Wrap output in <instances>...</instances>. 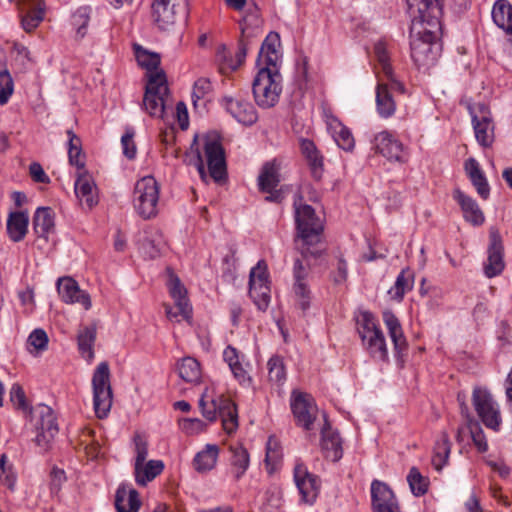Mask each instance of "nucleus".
Returning a JSON list of instances; mask_svg holds the SVG:
<instances>
[{"label":"nucleus","instance_id":"32","mask_svg":"<svg viewBox=\"0 0 512 512\" xmlns=\"http://www.w3.org/2000/svg\"><path fill=\"white\" fill-rule=\"evenodd\" d=\"M464 168L477 193L483 199H487L490 195V187L478 161L474 158H469L465 161Z\"/></svg>","mask_w":512,"mask_h":512},{"label":"nucleus","instance_id":"29","mask_svg":"<svg viewBox=\"0 0 512 512\" xmlns=\"http://www.w3.org/2000/svg\"><path fill=\"white\" fill-rule=\"evenodd\" d=\"M175 5L171 0H153L152 18L157 27L167 30L175 23Z\"/></svg>","mask_w":512,"mask_h":512},{"label":"nucleus","instance_id":"1","mask_svg":"<svg viewBox=\"0 0 512 512\" xmlns=\"http://www.w3.org/2000/svg\"><path fill=\"white\" fill-rule=\"evenodd\" d=\"M302 199L303 197L298 194L293 204L296 224L294 242L303 257L317 258L322 253L318 244L321 242L324 225L314 208L308 204H302Z\"/></svg>","mask_w":512,"mask_h":512},{"label":"nucleus","instance_id":"15","mask_svg":"<svg viewBox=\"0 0 512 512\" xmlns=\"http://www.w3.org/2000/svg\"><path fill=\"white\" fill-rule=\"evenodd\" d=\"M370 492L373 512H401L398 499L387 483L374 479Z\"/></svg>","mask_w":512,"mask_h":512},{"label":"nucleus","instance_id":"19","mask_svg":"<svg viewBox=\"0 0 512 512\" xmlns=\"http://www.w3.org/2000/svg\"><path fill=\"white\" fill-rule=\"evenodd\" d=\"M223 103L226 111L239 123L251 126L257 119L258 114L252 103L233 97H224Z\"/></svg>","mask_w":512,"mask_h":512},{"label":"nucleus","instance_id":"61","mask_svg":"<svg viewBox=\"0 0 512 512\" xmlns=\"http://www.w3.org/2000/svg\"><path fill=\"white\" fill-rule=\"evenodd\" d=\"M51 483L50 489L52 492H58L61 485L66 481V474L64 470L54 467L50 473Z\"/></svg>","mask_w":512,"mask_h":512},{"label":"nucleus","instance_id":"20","mask_svg":"<svg viewBox=\"0 0 512 512\" xmlns=\"http://www.w3.org/2000/svg\"><path fill=\"white\" fill-rule=\"evenodd\" d=\"M57 290L61 299L65 303H79L86 310L91 308V299L87 292L79 288L78 283L71 277L59 278L57 281Z\"/></svg>","mask_w":512,"mask_h":512},{"label":"nucleus","instance_id":"30","mask_svg":"<svg viewBox=\"0 0 512 512\" xmlns=\"http://www.w3.org/2000/svg\"><path fill=\"white\" fill-rule=\"evenodd\" d=\"M74 188L76 196L88 208H92L97 204V187L90 175L86 173L80 174L75 181Z\"/></svg>","mask_w":512,"mask_h":512},{"label":"nucleus","instance_id":"37","mask_svg":"<svg viewBox=\"0 0 512 512\" xmlns=\"http://www.w3.org/2000/svg\"><path fill=\"white\" fill-rule=\"evenodd\" d=\"M376 109L382 118H389L396 111V103L387 84L378 83L376 87Z\"/></svg>","mask_w":512,"mask_h":512},{"label":"nucleus","instance_id":"59","mask_svg":"<svg viewBox=\"0 0 512 512\" xmlns=\"http://www.w3.org/2000/svg\"><path fill=\"white\" fill-rule=\"evenodd\" d=\"M134 446H135V463L134 467L143 464L146 461L148 456V443L143 436L140 434H136L134 436Z\"/></svg>","mask_w":512,"mask_h":512},{"label":"nucleus","instance_id":"22","mask_svg":"<svg viewBox=\"0 0 512 512\" xmlns=\"http://www.w3.org/2000/svg\"><path fill=\"white\" fill-rule=\"evenodd\" d=\"M383 320L393 342L395 356L398 360L403 361V357L406 355L407 351V341L401 324L398 318L391 311H385L383 313Z\"/></svg>","mask_w":512,"mask_h":512},{"label":"nucleus","instance_id":"3","mask_svg":"<svg viewBox=\"0 0 512 512\" xmlns=\"http://www.w3.org/2000/svg\"><path fill=\"white\" fill-rule=\"evenodd\" d=\"M203 153L197 149L191 163L196 167L201 180L205 183L208 178L215 182H222L227 177L225 151L221 141L216 137L207 136L204 139Z\"/></svg>","mask_w":512,"mask_h":512},{"label":"nucleus","instance_id":"33","mask_svg":"<svg viewBox=\"0 0 512 512\" xmlns=\"http://www.w3.org/2000/svg\"><path fill=\"white\" fill-rule=\"evenodd\" d=\"M219 447L215 444H207L193 459V467L199 473L211 471L217 463Z\"/></svg>","mask_w":512,"mask_h":512},{"label":"nucleus","instance_id":"8","mask_svg":"<svg viewBox=\"0 0 512 512\" xmlns=\"http://www.w3.org/2000/svg\"><path fill=\"white\" fill-rule=\"evenodd\" d=\"M166 75L164 72L151 74L145 87L143 109L155 118H164L166 109L165 97L168 95Z\"/></svg>","mask_w":512,"mask_h":512},{"label":"nucleus","instance_id":"6","mask_svg":"<svg viewBox=\"0 0 512 512\" xmlns=\"http://www.w3.org/2000/svg\"><path fill=\"white\" fill-rule=\"evenodd\" d=\"M159 190V184L153 176H145L136 182L133 205L143 219H150L157 215Z\"/></svg>","mask_w":512,"mask_h":512},{"label":"nucleus","instance_id":"58","mask_svg":"<svg viewBox=\"0 0 512 512\" xmlns=\"http://www.w3.org/2000/svg\"><path fill=\"white\" fill-rule=\"evenodd\" d=\"M374 52L376 58L381 66L382 72L384 75H391L392 67L390 65V58L386 49V46L383 42H378L374 46Z\"/></svg>","mask_w":512,"mask_h":512},{"label":"nucleus","instance_id":"21","mask_svg":"<svg viewBox=\"0 0 512 512\" xmlns=\"http://www.w3.org/2000/svg\"><path fill=\"white\" fill-rule=\"evenodd\" d=\"M321 447L327 459L337 462L343 456L342 439L337 431H333L326 415L321 429Z\"/></svg>","mask_w":512,"mask_h":512},{"label":"nucleus","instance_id":"40","mask_svg":"<svg viewBox=\"0 0 512 512\" xmlns=\"http://www.w3.org/2000/svg\"><path fill=\"white\" fill-rule=\"evenodd\" d=\"M451 452V442L447 432H442L435 442L432 456V465L437 471H441L447 464Z\"/></svg>","mask_w":512,"mask_h":512},{"label":"nucleus","instance_id":"41","mask_svg":"<svg viewBox=\"0 0 512 512\" xmlns=\"http://www.w3.org/2000/svg\"><path fill=\"white\" fill-rule=\"evenodd\" d=\"M414 286V273L409 269H403L397 276L394 286L388 293L395 300L401 301L404 295Z\"/></svg>","mask_w":512,"mask_h":512},{"label":"nucleus","instance_id":"55","mask_svg":"<svg viewBox=\"0 0 512 512\" xmlns=\"http://www.w3.org/2000/svg\"><path fill=\"white\" fill-rule=\"evenodd\" d=\"M14 91V81L7 69L0 71V105H5Z\"/></svg>","mask_w":512,"mask_h":512},{"label":"nucleus","instance_id":"24","mask_svg":"<svg viewBox=\"0 0 512 512\" xmlns=\"http://www.w3.org/2000/svg\"><path fill=\"white\" fill-rule=\"evenodd\" d=\"M453 198L461 207L463 217L471 224L478 226L485 221L483 212L477 202L470 196L466 195L459 188L453 191Z\"/></svg>","mask_w":512,"mask_h":512},{"label":"nucleus","instance_id":"63","mask_svg":"<svg viewBox=\"0 0 512 512\" xmlns=\"http://www.w3.org/2000/svg\"><path fill=\"white\" fill-rule=\"evenodd\" d=\"M348 275L347 263L344 259L340 258L337 263V271L333 276L336 284H341L346 281Z\"/></svg>","mask_w":512,"mask_h":512},{"label":"nucleus","instance_id":"23","mask_svg":"<svg viewBox=\"0 0 512 512\" xmlns=\"http://www.w3.org/2000/svg\"><path fill=\"white\" fill-rule=\"evenodd\" d=\"M33 231L47 242L55 232V213L50 207H38L33 216Z\"/></svg>","mask_w":512,"mask_h":512},{"label":"nucleus","instance_id":"44","mask_svg":"<svg viewBox=\"0 0 512 512\" xmlns=\"http://www.w3.org/2000/svg\"><path fill=\"white\" fill-rule=\"evenodd\" d=\"M231 465L236 480L240 479L249 467L248 451L241 445L231 446Z\"/></svg>","mask_w":512,"mask_h":512},{"label":"nucleus","instance_id":"27","mask_svg":"<svg viewBox=\"0 0 512 512\" xmlns=\"http://www.w3.org/2000/svg\"><path fill=\"white\" fill-rule=\"evenodd\" d=\"M457 399L460 403L461 415L466 420L474 445L479 452H486L488 450V443L479 422L470 414L469 408L462 399L461 394H458Z\"/></svg>","mask_w":512,"mask_h":512},{"label":"nucleus","instance_id":"7","mask_svg":"<svg viewBox=\"0 0 512 512\" xmlns=\"http://www.w3.org/2000/svg\"><path fill=\"white\" fill-rule=\"evenodd\" d=\"M93 405L98 418H105L112 407V388L110 385V369L107 362L96 367L92 377Z\"/></svg>","mask_w":512,"mask_h":512},{"label":"nucleus","instance_id":"50","mask_svg":"<svg viewBox=\"0 0 512 512\" xmlns=\"http://www.w3.org/2000/svg\"><path fill=\"white\" fill-rule=\"evenodd\" d=\"M407 481L414 496L420 497L427 493L429 480L422 476L416 467L410 469Z\"/></svg>","mask_w":512,"mask_h":512},{"label":"nucleus","instance_id":"38","mask_svg":"<svg viewBox=\"0 0 512 512\" xmlns=\"http://www.w3.org/2000/svg\"><path fill=\"white\" fill-rule=\"evenodd\" d=\"M493 22L507 34L512 35V5L508 0H497L492 8Z\"/></svg>","mask_w":512,"mask_h":512},{"label":"nucleus","instance_id":"56","mask_svg":"<svg viewBox=\"0 0 512 512\" xmlns=\"http://www.w3.org/2000/svg\"><path fill=\"white\" fill-rule=\"evenodd\" d=\"M212 86L207 78H199L194 82L192 89V103L197 107L198 102L203 100L207 94L211 92Z\"/></svg>","mask_w":512,"mask_h":512},{"label":"nucleus","instance_id":"48","mask_svg":"<svg viewBox=\"0 0 512 512\" xmlns=\"http://www.w3.org/2000/svg\"><path fill=\"white\" fill-rule=\"evenodd\" d=\"M407 6L413 11V8L417 6V9L421 13L429 12L426 16L430 19L433 25L437 23V17L441 14V0H406Z\"/></svg>","mask_w":512,"mask_h":512},{"label":"nucleus","instance_id":"46","mask_svg":"<svg viewBox=\"0 0 512 512\" xmlns=\"http://www.w3.org/2000/svg\"><path fill=\"white\" fill-rule=\"evenodd\" d=\"M135 54L139 65L147 69L149 76L156 72H164L163 70H158L161 63L159 54L149 52L139 45L135 46Z\"/></svg>","mask_w":512,"mask_h":512},{"label":"nucleus","instance_id":"28","mask_svg":"<svg viewBox=\"0 0 512 512\" xmlns=\"http://www.w3.org/2000/svg\"><path fill=\"white\" fill-rule=\"evenodd\" d=\"M299 143L301 153L310 167L312 177L320 180L323 173V156L312 140L300 138Z\"/></svg>","mask_w":512,"mask_h":512},{"label":"nucleus","instance_id":"31","mask_svg":"<svg viewBox=\"0 0 512 512\" xmlns=\"http://www.w3.org/2000/svg\"><path fill=\"white\" fill-rule=\"evenodd\" d=\"M29 217L26 212L15 211L8 216L6 229L11 241L20 242L28 231Z\"/></svg>","mask_w":512,"mask_h":512},{"label":"nucleus","instance_id":"49","mask_svg":"<svg viewBox=\"0 0 512 512\" xmlns=\"http://www.w3.org/2000/svg\"><path fill=\"white\" fill-rule=\"evenodd\" d=\"M90 14L91 8L89 6H81L72 14L71 23L79 38H83L87 33Z\"/></svg>","mask_w":512,"mask_h":512},{"label":"nucleus","instance_id":"35","mask_svg":"<svg viewBox=\"0 0 512 512\" xmlns=\"http://www.w3.org/2000/svg\"><path fill=\"white\" fill-rule=\"evenodd\" d=\"M164 470L162 460H149L141 465L134 467L135 482L139 486H146L154 480Z\"/></svg>","mask_w":512,"mask_h":512},{"label":"nucleus","instance_id":"9","mask_svg":"<svg viewBox=\"0 0 512 512\" xmlns=\"http://www.w3.org/2000/svg\"><path fill=\"white\" fill-rule=\"evenodd\" d=\"M472 404L481 422L493 431H499L502 418L500 408L492 394L485 388L475 387L472 392Z\"/></svg>","mask_w":512,"mask_h":512},{"label":"nucleus","instance_id":"51","mask_svg":"<svg viewBox=\"0 0 512 512\" xmlns=\"http://www.w3.org/2000/svg\"><path fill=\"white\" fill-rule=\"evenodd\" d=\"M356 329L359 337L380 330L376 317L369 311H361L356 317Z\"/></svg>","mask_w":512,"mask_h":512},{"label":"nucleus","instance_id":"53","mask_svg":"<svg viewBox=\"0 0 512 512\" xmlns=\"http://www.w3.org/2000/svg\"><path fill=\"white\" fill-rule=\"evenodd\" d=\"M267 367L269 380L278 385L283 384L286 380V370L282 357L272 356L267 363Z\"/></svg>","mask_w":512,"mask_h":512},{"label":"nucleus","instance_id":"11","mask_svg":"<svg viewBox=\"0 0 512 512\" xmlns=\"http://www.w3.org/2000/svg\"><path fill=\"white\" fill-rule=\"evenodd\" d=\"M290 406L296 424L307 431L312 430L318 412L313 397L294 390L291 393Z\"/></svg>","mask_w":512,"mask_h":512},{"label":"nucleus","instance_id":"18","mask_svg":"<svg viewBox=\"0 0 512 512\" xmlns=\"http://www.w3.org/2000/svg\"><path fill=\"white\" fill-rule=\"evenodd\" d=\"M470 113L477 142L483 147H490L494 141V125L488 108L481 104L478 112L470 109Z\"/></svg>","mask_w":512,"mask_h":512},{"label":"nucleus","instance_id":"10","mask_svg":"<svg viewBox=\"0 0 512 512\" xmlns=\"http://www.w3.org/2000/svg\"><path fill=\"white\" fill-rule=\"evenodd\" d=\"M249 295L261 311H265L270 303V282L267 265L261 260L253 267L249 275Z\"/></svg>","mask_w":512,"mask_h":512},{"label":"nucleus","instance_id":"42","mask_svg":"<svg viewBox=\"0 0 512 512\" xmlns=\"http://www.w3.org/2000/svg\"><path fill=\"white\" fill-rule=\"evenodd\" d=\"M96 340V329L87 326L81 329L77 336L78 349L84 359L91 361L94 358L93 346Z\"/></svg>","mask_w":512,"mask_h":512},{"label":"nucleus","instance_id":"43","mask_svg":"<svg viewBox=\"0 0 512 512\" xmlns=\"http://www.w3.org/2000/svg\"><path fill=\"white\" fill-rule=\"evenodd\" d=\"M165 248V241L162 235L155 231L151 235L145 236L140 243V250L144 256L154 259L162 253Z\"/></svg>","mask_w":512,"mask_h":512},{"label":"nucleus","instance_id":"39","mask_svg":"<svg viewBox=\"0 0 512 512\" xmlns=\"http://www.w3.org/2000/svg\"><path fill=\"white\" fill-rule=\"evenodd\" d=\"M306 275L307 272L302 261L299 258L295 259L293 265L294 291L301 298L299 305L302 310H306L309 307V290L304 282Z\"/></svg>","mask_w":512,"mask_h":512},{"label":"nucleus","instance_id":"52","mask_svg":"<svg viewBox=\"0 0 512 512\" xmlns=\"http://www.w3.org/2000/svg\"><path fill=\"white\" fill-rule=\"evenodd\" d=\"M333 138L340 149L346 152L353 151L355 140L351 131L346 126L338 123L334 128Z\"/></svg>","mask_w":512,"mask_h":512},{"label":"nucleus","instance_id":"34","mask_svg":"<svg viewBox=\"0 0 512 512\" xmlns=\"http://www.w3.org/2000/svg\"><path fill=\"white\" fill-rule=\"evenodd\" d=\"M141 506L139 494L135 489L127 490L119 486L115 496V507L118 512H138Z\"/></svg>","mask_w":512,"mask_h":512},{"label":"nucleus","instance_id":"12","mask_svg":"<svg viewBox=\"0 0 512 512\" xmlns=\"http://www.w3.org/2000/svg\"><path fill=\"white\" fill-rule=\"evenodd\" d=\"M168 288L170 296L173 298L178 312L174 311L171 306L165 305V313L167 318L169 320L179 322L180 319L178 317L181 316L183 320L189 321L192 318V307L189 304V300L187 298V290L182 285L179 277L173 273H170Z\"/></svg>","mask_w":512,"mask_h":512},{"label":"nucleus","instance_id":"26","mask_svg":"<svg viewBox=\"0 0 512 512\" xmlns=\"http://www.w3.org/2000/svg\"><path fill=\"white\" fill-rule=\"evenodd\" d=\"M360 338L363 347L374 360L382 362L388 361V349L385 336L381 329L368 333L367 335L364 334Z\"/></svg>","mask_w":512,"mask_h":512},{"label":"nucleus","instance_id":"54","mask_svg":"<svg viewBox=\"0 0 512 512\" xmlns=\"http://www.w3.org/2000/svg\"><path fill=\"white\" fill-rule=\"evenodd\" d=\"M10 401L16 409L21 410L23 413L29 415L32 413V407L27 403L25 392L19 384L12 385L10 389Z\"/></svg>","mask_w":512,"mask_h":512},{"label":"nucleus","instance_id":"64","mask_svg":"<svg viewBox=\"0 0 512 512\" xmlns=\"http://www.w3.org/2000/svg\"><path fill=\"white\" fill-rule=\"evenodd\" d=\"M176 113H177V118H178L180 128L182 130L187 129L188 124H189V119H188V111H187L185 103H183V102L177 103Z\"/></svg>","mask_w":512,"mask_h":512},{"label":"nucleus","instance_id":"16","mask_svg":"<svg viewBox=\"0 0 512 512\" xmlns=\"http://www.w3.org/2000/svg\"><path fill=\"white\" fill-rule=\"evenodd\" d=\"M294 482L304 503L313 504L319 494V478L310 473L307 467L298 463L294 467Z\"/></svg>","mask_w":512,"mask_h":512},{"label":"nucleus","instance_id":"4","mask_svg":"<svg viewBox=\"0 0 512 512\" xmlns=\"http://www.w3.org/2000/svg\"><path fill=\"white\" fill-rule=\"evenodd\" d=\"M252 92L260 108L274 107L282 92V76L279 68H259L253 80Z\"/></svg>","mask_w":512,"mask_h":512},{"label":"nucleus","instance_id":"25","mask_svg":"<svg viewBox=\"0 0 512 512\" xmlns=\"http://www.w3.org/2000/svg\"><path fill=\"white\" fill-rule=\"evenodd\" d=\"M279 36L277 33H270L264 40L257 58V66L259 68H278L280 55L276 50V44H279Z\"/></svg>","mask_w":512,"mask_h":512},{"label":"nucleus","instance_id":"60","mask_svg":"<svg viewBox=\"0 0 512 512\" xmlns=\"http://www.w3.org/2000/svg\"><path fill=\"white\" fill-rule=\"evenodd\" d=\"M133 137H134L133 130H127L126 133L121 137L123 154L128 159H134L136 156V152H137Z\"/></svg>","mask_w":512,"mask_h":512},{"label":"nucleus","instance_id":"13","mask_svg":"<svg viewBox=\"0 0 512 512\" xmlns=\"http://www.w3.org/2000/svg\"><path fill=\"white\" fill-rule=\"evenodd\" d=\"M39 420L36 424L37 434L35 442L43 451H47L51 442L58 434V424L54 411L46 405L40 404L37 407Z\"/></svg>","mask_w":512,"mask_h":512},{"label":"nucleus","instance_id":"62","mask_svg":"<svg viewBox=\"0 0 512 512\" xmlns=\"http://www.w3.org/2000/svg\"><path fill=\"white\" fill-rule=\"evenodd\" d=\"M29 172H30L32 179L37 183H49L50 182V179L47 176V174L45 173L43 167L37 162L30 164Z\"/></svg>","mask_w":512,"mask_h":512},{"label":"nucleus","instance_id":"57","mask_svg":"<svg viewBox=\"0 0 512 512\" xmlns=\"http://www.w3.org/2000/svg\"><path fill=\"white\" fill-rule=\"evenodd\" d=\"M27 344L38 352L44 351L48 346V336L43 329H35L30 333Z\"/></svg>","mask_w":512,"mask_h":512},{"label":"nucleus","instance_id":"17","mask_svg":"<svg viewBox=\"0 0 512 512\" xmlns=\"http://www.w3.org/2000/svg\"><path fill=\"white\" fill-rule=\"evenodd\" d=\"M372 147L389 161L400 163L406 161L403 144L388 131H382L376 134L372 142Z\"/></svg>","mask_w":512,"mask_h":512},{"label":"nucleus","instance_id":"36","mask_svg":"<svg viewBox=\"0 0 512 512\" xmlns=\"http://www.w3.org/2000/svg\"><path fill=\"white\" fill-rule=\"evenodd\" d=\"M280 167L276 160L266 162L258 176V186L261 192H270L277 188L280 182Z\"/></svg>","mask_w":512,"mask_h":512},{"label":"nucleus","instance_id":"5","mask_svg":"<svg viewBox=\"0 0 512 512\" xmlns=\"http://www.w3.org/2000/svg\"><path fill=\"white\" fill-rule=\"evenodd\" d=\"M207 389L201 395L199 408L205 419L210 422L220 418L226 433L232 434L238 428V412L235 403L223 395L207 399Z\"/></svg>","mask_w":512,"mask_h":512},{"label":"nucleus","instance_id":"14","mask_svg":"<svg viewBox=\"0 0 512 512\" xmlns=\"http://www.w3.org/2000/svg\"><path fill=\"white\" fill-rule=\"evenodd\" d=\"M487 262L484 264V274L488 278L498 276L504 270V247L499 230L491 227L489 230V246Z\"/></svg>","mask_w":512,"mask_h":512},{"label":"nucleus","instance_id":"2","mask_svg":"<svg viewBox=\"0 0 512 512\" xmlns=\"http://www.w3.org/2000/svg\"><path fill=\"white\" fill-rule=\"evenodd\" d=\"M408 12L412 16V25L410 30L411 58L419 67L429 65L436 59V55L433 51L435 40L437 38L435 30L440 28V18L442 14L437 17V23L433 25L430 19L426 16V14H430L428 11L421 13L418 11L417 6H415L413 11L408 8ZM441 13H443L442 0Z\"/></svg>","mask_w":512,"mask_h":512},{"label":"nucleus","instance_id":"45","mask_svg":"<svg viewBox=\"0 0 512 512\" xmlns=\"http://www.w3.org/2000/svg\"><path fill=\"white\" fill-rule=\"evenodd\" d=\"M68 136V158L71 165L77 168L83 169L85 166L84 155L82 153V141L73 132V130H67Z\"/></svg>","mask_w":512,"mask_h":512},{"label":"nucleus","instance_id":"47","mask_svg":"<svg viewBox=\"0 0 512 512\" xmlns=\"http://www.w3.org/2000/svg\"><path fill=\"white\" fill-rule=\"evenodd\" d=\"M178 373L184 381L196 383L201 377L200 364L192 357H185L178 365Z\"/></svg>","mask_w":512,"mask_h":512}]
</instances>
